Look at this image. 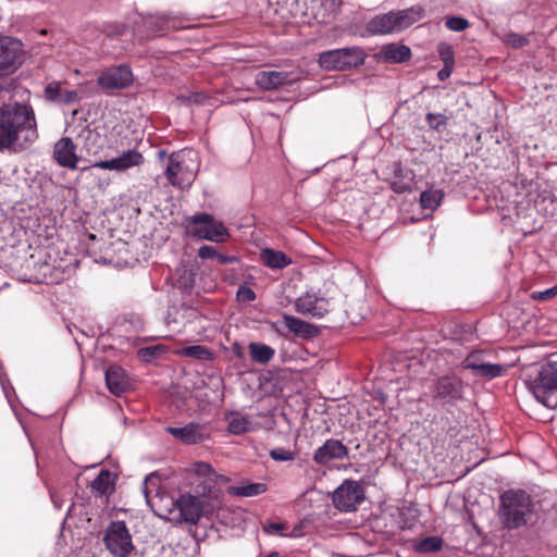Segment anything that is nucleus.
<instances>
[{"label":"nucleus","instance_id":"obj_1","mask_svg":"<svg viewBox=\"0 0 557 557\" xmlns=\"http://www.w3.org/2000/svg\"><path fill=\"white\" fill-rule=\"evenodd\" d=\"M39 137L34 109L25 103L0 107V152L28 149Z\"/></svg>","mask_w":557,"mask_h":557},{"label":"nucleus","instance_id":"obj_2","mask_svg":"<svg viewBox=\"0 0 557 557\" xmlns=\"http://www.w3.org/2000/svg\"><path fill=\"white\" fill-rule=\"evenodd\" d=\"M199 165L197 152L183 149L169 156L164 175L171 186L187 189L195 181Z\"/></svg>","mask_w":557,"mask_h":557},{"label":"nucleus","instance_id":"obj_3","mask_svg":"<svg viewBox=\"0 0 557 557\" xmlns=\"http://www.w3.org/2000/svg\"><path fill=\"white\" fill-rule=\"evenodd\" d=\"M532 507V499L524 491H507L500 496V521L508 529H519L531 517Z\"/></svg>","mask_w":557,"mask_h":557},{"label":"nucleus","instance_id":"obj_4","mask_svg":"<svg viewBox=\"0 0 557 557\" xmlns=\"http://www.w3.org/2000/svg\"><path fill=\"white\" fill-rule=\"evenodd\" d=\"M175 507L184 522L197 524L201 517H212L220 509L221 500L218 495L183 494L176 499Z\"/></svg>","mask_w":557,"mask_h":557},{"label":"nucleus","instance_id":"obj_5","mask_svg":"<svg viewBox=\"0 0 557 557\" xmlns=\"http://www.w3.org/2000/svg\"><path fill=\"white\" fill-rule=\"evenodd\" d=\"M530 391L539 403L547 408H557V355L541 366L537 375L530 382Z\"/></svg>","mask_w":557,"mask_h":557},{"label":"nucleus","instance_id":"obj_6","mask_svg":"<svg viewBox=\"0 0 557 557\" xmlns=\"http://www.w3.org/2000/svg\"><path fill=\"white\" fill-rule=\"evenodd\" d=\"M337 287L333 282L324 283L323 290L318 294L307 292L295 301V309L298 313L321 319L333 310L334 295Z\"/></svg>","mask_w":557,"mask_h":557},{"label":"nucleus","instance_id":"obj_7","mask_svg":"<svg viewBox=\"0 0 557 557\" xmlns=\"http://www.w3.org/2000/svg\"><path fill=\"white\" fill-rule=\"evenodd\" d=\"M366 57L361 48L347 47L321 52L319 64L326 71H344L363 64Z\"/></svg>","mask_w":557,"mask_h":557},{"label":"nucleus","instance_id":"obj_8","mask_svg":"<svg viewBox=\"0 0 557 557\" xmlns=\"http://www.w3.org/2000/svg\"><path fill=\"white\" fill-rule=\"evenodd\" d=\"M466 383L456 374L440 376L431 386V398L441 406H455L465 399Z\"/></svg>","mask_w":557,"mask_h":557},{"label":"nucleus","instance_id":"obj_9","mask_svg":"<svg viewBox=\"0 0 557 557\" xmlns=\"http://www.w3.org/2000/svg\"><path fill=\"white\" fill-rule=\"evenodd\" d=\"M190 234L200 239L223 243L228 237L225 225L209 213H197L189 218Z\"/></svg>","mask_w":557,"mask_h":557},{"label":"nucleus","instance_id":"obj_10","mask_svg":"<svg viewBox=\"0 0 557 557\" xmlns=\"http://www.w3.org/2000/svg\"><path fill=\"white\" fill-rule=\"evenodd\" d=\"M103 542L114 557H127L134 548L132 536L124 521H112L106 530Z\"/></svg>","mask_w":557,"mask_h":557},{"label":"nucleus","instance_id":"obj_11","mask_svg":"<svg viewBox=\"0 0 557 557\" xmlns=\"http://www.w3.org/2000/svg\"><path fill=\"white\" fill-rule=\"evenodd\" d=\"M25 58L24 45L20 39L0 35V73L11 75L21 67Z\"/></svg>","mask_w":557,"mask_h":557},{"label":"nucleus","instance_id":"obj_12","mask_svg":"<svg viewBox=\"0 0 557 557\" xmlns=\"http://www.w3.org/2000/svg\"><path fill=\"white\" fill-rule=\"evenodd\" d=\"M364 498L363 487L356 481L345 480L333 494V504L342 511H352Z\"/></svg>","mask_w":557,"mask_h":557},{"label":"nucleus","instance_id":"obj_13","mask_svg":"<svg viewBox=\"0 0 557 557\" xmlns=\"http://www.w3.org/2000/svg\"><path fill=\"white\" fill-rule=\"evenodd\" d=\"M133 72L126 64H120L102 71L97 83L103 89H124L132 85Z\"/></svg>","mask_w":557,"mask_h":557},{"label":"nucleus","instance_id":"obj_14","mask_svg":"<svg viewBox=\"0 0 557 557\" xmlns=\"http://www.w3.org/2000/svg\"><path fill=\"white\" fill-rule=\"evenodd\" d=\"M301 78L299 71H261L256 74V84L264 90H273L281 86L292 85Z\"/></svg>","mask_w":557,"mask_h":557},{"label":"nucleus","instance_id":"obj_15","mask_svg":"<svg viewBox=\"0 0 557 557\" xmlns=\"http://www.w3.org/2000/svg\"><path fill=\"white\" fill-rule=\"evenodd\" d=\"M144 161H145V159H144V156L141 154V152H139L135 149H128L126 151H123L116 158H113L111 160L96 162L91 165V168L123 172L131 168L141 165L144 163ZM88 169H90V166H86L82 170L86 171Z\"/></svg>","mask_w":557,"mask_h":557},{"label":"nucleus","instance_id":"obj_16","mask_svg":"<svg viewBox=\"0 0 557 557\" xmlns=\"http://www.w3.org/2000/svg\"><path fill=\"white\" fill-rule=\"evenodd\" d=\"M348 448L338 440H326L313 455V460L318 465H326L332 460H343L348 457Z\"/></svg>","mask_w":557,"mask_h":557},{"label":"nucleus","instance_id":"obj_17","mask_svg":"<svg viewBox=\"0 0 557 557\" xmlns=\"http://www.w3.org/2000/svg\"><path fill=\"white\" fill-rule=\"evenodd\" d=\"M53 158L63 168L71 170L77 168L78 156L76 153V145L70 137H62L54 144Z\"/></svg>","mask_w":557,"mask_h":557},{"label":"nucleus","instance_id":"obj_18","mask_svg":"<svg viewBox=\"0 0 557 557\" xmlns=\"http://www.w3.org/2000/svg\"><path fill=\"white\" fill-rule=\"evenodd\" d=\"M165 431L186 445H194L203 442L207 435L198 423H188L182 428L168 426Z\"/></svg>","mask_w":557,"mask_h":557},{"label":"nucleus","instance_id":"obj_19","mask_svg":"<svg viewBox=\"0 0 557 557\" xmlns=\"http://www.w3.org/2000/svg\"><path fill=\"white\" fill-rule=\"evenodd\" d=\"M106 383L109 391L116 396L122 395L129 386L125 371L116 364L107 369Z\"/></svg>","mask_w":557,"mask_h":557},{"label":"nucleus","instance_id":"obj_20","mask_svg":"<svg viewBox=\"0 0 557 557\" xmlns=\"http://www.w3.org/2000/svg\"><path fill=\"white\" fill-rule=\"evenodd\" d=\"M368 29L372 34H389L398 32L394 11L373 17L368 23Z\"/></svg>","mask_w":557,"mask_h":557},{"label":"nucleus","instance_id":"obj_21","mask_svg":"<svg viewBox=\"0 0 557 557\" xmlns=\"http://www.w3.org/2000/svg\"><path fill=\"white\" fill-rule=\"evenodd\" d=\"M284 324L294 334L304 338H312L318 334V327L293 315H283Z\"/></svg>","mask_w":557,"mask_h":557},{"label":"nucleus","instance_id":"obj_22","mask_svg":"<svg viewBox=\"0 0 557 557\" xmlns=\"http://www.w3.org/2000/svg\"><path fill=\"white\" fill-rule=\"evenodd\" d=\"M260 259L270 269L281 270L292 263V259L284 252L265 248L261 250Z\"/></svg>","mask_w":557,"mask_h":557},{"label":"nucleus","instance_id":"obj_23","mask_svg":"<svg viewBox=\"0 0 557 557\" xmlns=\"http://www.w3.org/2000/svg\"><path fill=\"white\" fill-rule=\"evenodd\" d=\"M398 32L408 28L413 23L420 21L424 15V10L420 5H414L405 10L394 12Z\"/></svg>","mask_w":557,"mask_h":557},{"label":"nucleus","instance_id":"obj_24","mask_svg":"<svg viewBox=\"0 0 557 557\" xmlns=\"http://www.w3.org/2000/svg\"><path fill=\"white\" fill-rule=\"evenodd\" d=\"M78 139L82 140L83 149L86 150L88 154L98 153L102 146L101 135L88 126L79 133Z\"/></svg>","mask_w":557,"mask_h":557},{"label":"nucleus","instance_id":"obj_25","mask_svg":"<svg viewBox=\"0 0 557 557\" xmlns=\"http://www.w3.org/2000/svg\"><path fill=\"white\" fill-rule=\"evenodd\" d=\"M381 54L386 61L401 63L410 59V48L404 45L389 44L382 48Z\"/></svg>","mask_w":557,"mask_h":557},{"label":"nucleus","instance_id":"obj_26","mask_svg":"<svg viewBox=\"0 0 557 557\" xmlns=\"http://www.w3.org/2000/svg\"><path fill=\"white\" fill-rule=\"evenodd\" d=\"M248 349L251 360L259 364L269 363L275 355V350L272 347L262 343L252 342L248 345Z\"/></svg>","mask_w":557,"mask_h":557},{"label":"nucleus","instance_id":"obj_27","mask_svg":"<svg viewBox=\"0 0 557 557\" xmlns=\"http://www.w3.org/2000/svg\"><path fill=\"white\" fill-rule=\"evenodd\" d=\"M504 370L505 367L500 363L485 361L484 363L474 366V370H472L471 372L474 376L482 377L485 380H492L500 376Z\"/></svg>","mask_w":557,"mask_h":557},{"label":"nucleus","instance_id":"obj_28","mask_svg":"<svg viewBox=\"0 0 557 557\" xmlns=\"http://www.w3.org/2000/svg\"><path fill=\"white\" fill-rule=\"evenodd\" d=\"M90 488L97 496L110 493L113 488L111 472L108 470H101L97 478L90 483Z\"/></svg>","mask_w":557,"mask_h":557},{"label":"nucleus","instance_id":"obj_29","mask_svg":"<svg viewBox=\"0 0 557 557\" xmlns=\"http://www.w3.org/2000/svg\"><path fill=\"white\" fill-rule=\"evenodd\" d=\"M253 429V423L249 417L234 413L228 418L227 430L234 435H242L250 432Z\"/></svg>","mask_w":557,"mask_h":557},{"label":"nucleus","instance_id":"obj_30","mask_svg":"<svg viewBox=\"0 0 557 557\" xmlns=\"http://www.w3.org/2000/svg\"><path fill=\"white\" fill-rule=\"evenodd\" d=\"M267 491V486L263 483H246L238 486H231L228 493L240 497L257 496Z\"/></svg>","mask_w":557,"mask_h":557},{"label":"nucleus","instance_id":"obj_31","mask_svg":"<svg viewBox=\"0 0 557 557\" xmlns=\"http://www.w3.org/2000/svg\"><path fill=\"white\" fill-rule=\"evenodd\" d=\"M442 546H443V541L441 537L428 536V537H424L423 540L419 541L414 545V548L419 553L429 554V553H434V552L440 550L442 548Z\"/></svg>","mask_w":557,"mask_h":557},{"label":"nucleus","instance_id":"obj_32","mask_svg":"<svg viewBox=\"0 0 557 557\" xmlns=\"http://www.w3.org/2000/svg\"><path fill=\"white\" fill-rule=\"evenodd\" d=\"M160 488V478L156 473H150L145 478L143 484V492L145 494L146 500L149 504L151 496L158 495Z\"/></svg>","mask_w":557,"mask_h":557},{"label":"nucleus","instance_id":"obj_33","mask_svg":"<svg viewBox=\"0 0 557 557\" xmlns=\"http://www.w3.org/2000/svg\"><path fill=\"white\" fill-rule=\"evenodd\" d=\"M181 355L199 360H209L212 357L211 351L201 345L187 346L181 349Z\"/></svg>","mask_w":557,"mask_h":557},{"label":"nucleus","instance_id":"obj_34","mask_svg":"<svg viewBox=\"0 0 557 557\" xmlns=\"http://www.w3.org/2000/svg\"><path fill=\"white\" fill-rule=\"evenodd\" d=\"M443 198L441 190L430 189L420 195L421 206L425 209H435Z\"/></svg>","mask_w":557,"mask_h":557},{"label":"nucleus","instance_id":"obj_35","mask_svg":"<svg viewBox=\"0 0 557 557\" xmlns=\"http://www.w3.org/2000/svg\"><path fill=\"white\" fill-rule=\"evenodd\" d=\"M502 41L513 49H520L529 45L530 40L527 36L509 33L502 37Z\"/></svg>","mask_w":557,"mask_h":557},{"label":"nucleus","instance_id":"obj_36","mask_svg":"<svg viewBox=\"0 0 557 557\" xmlns=\"http://www.w3.org/2000/svg\"><path fill=\"white\" fill-rule=\"evenodd\" d=\"M485 361H487L486 355L483 351H472L465 358L461 367L472 371L474 370V366L484 363Z\"/></svg>","mask_w":557,"mask_h":557},{"label":"nucleus","instance_id":"obj_37","mask_svg":"<svg viewBox=\"0 0 557 557\" xmlns=\"http://www.w3.org/2000/svg\"><path fill=\"white\" fill-rule=\"evenodd\" d=\"M446 27L451 32H462L469 27L468 20L461 16H449L445 21Z\"/></svg>","mask_w":557,"mask_h":557},{"label":"nucleus","instance_id":"obj_38","mask_svg":"<svg viewBox=\"0 0 557 557\" xmlns=\"http://www.w3.org/2000/svg\"><path fill=\"white\" fill-rule=\"evenodd\" d=\"M413 181V173L411 171L408 172L406 180H395L392 183V188L394 191L398 194L407 193L411 190Z\"/></svg>","mask_w":557,"mask_h":557},{"label":"nucleus","instance_id":"obj_39","mask_svg":"<svg viewBox=\"0 0 557 557\" xmlns=\"http://www.w3.org/2000/svg\"><path fill=\"white\" fill-rule=\"evenodd\" d=\"M437 51L441 60L444 62L445 65L455 64L454 51L450 45L446 42H441L437 47Z\"/></svg>","mask_w":557,"mask_h":557},{"label":"nucleus","instance_id":"obj_40","mask_svg":"<svg viewBox=\"0 0 557 557\" xmlns=\"http://www.w3.org/2000/svg\"><path fill=\"white\" fill-rule=\"evenodd\" d=\"M270 457L275 461H290L294 460L295 454L285 448L277 447L270 451Z\"/></svg>","mask_w":557,"mask_h":557},{"label":"nucleus","instance_id":"obj_41","mask_svg":"<svg viewBox=\"0 0 557 557\" xmlns=\"http://www.w3.org/2000/svg\"><path fill=\"white\" fill-rule=\"evenodd\" d=\"M161 352V348L158 346H150L140 348L138 350L139 357L147 362H150L152 359H154Z\"/></svg>","mask_w":557,"mask_h":557},{"label":"nucleus","instance_id":"obj_42","mask_svg":"<svg viewBox=\"0 0 557 557\" xmlns=\"http://www.w3.org/2000/svg\"><path fill=\"white\" fill-rule=\"evenodd\" d=\"M426 122L431 128L440 129L442 126L446 124V116L441 113H429L426 115Z\"/></svg>","mask_w":557,"mask_h":557},{"label":"nucleus","instance_id":"obj_43","mask_svg":"<svg viewBox=\"0 0 557 557\" xmlns=\"http://www.w3.org/2000/svg\"><path fill=\"white\" fill-rule=\"evenodd\" d=\"M45 94L47 99L52 101H59L62 94V88L58 83H52L46 87Z\"/></svg>","mask_w":557,"mask_h":557},{"label":"nucleus","instance_id":"obj_44","mask_svg":"<svg viewBox=\"0 0 557 557\" xmlns=\"http://www.w3.org/2000/svg\"><path fill=\"white\" fill-rule=\"evenodd\" d=\"M237 298L250 302L256 299V293L248 286H240L237 290Z\"/></svg>","mask_w":557,"mask_h":557},{"label":"nucleus","instance_id":"obj_45","mask_svg":"<svg viewBox=\"0 0 557 557\" xmlns=\"http://www.w3.org/2000/svg\"><path fill=\"white\" fill-rule=\"evenodd\" d=\"M556 295H557V286H554V287L548 288V289H546L544 292L534 293L532 295V297L534 299H537V300H549L553 297H555Z\"/></svg>","mask_w":557,"mask_h":557},{"label":"nucleus","instance_id":"obj_46","mask_svg":"<svg viewBox=\"0 0 557 557\" xmlns=\"http://www.w3.org/2000/svg\"><path fill=\"white\" fill-rule=\"evenodd\" d=\"M218 256V252L212 246H202L198 250V257L201 259H212Z\"/></svg>","mask_w":557,"mask_h":557},{"label":"nucleus","instance_id":"obj_47","mask_svg":"<svg viewBox=\"0 0 557 557\" xmlns=\"http://www.w3.org/2000/svg\"><path fill=\"white\" fill-rule=\"evenodd\" d=\"M78 99V94L76 90H63L61 97L59 99L60 102L72 103Z\"/></svg>","mask_w":557,"mask_h":557},{"label":"nucleus","instance_id":"obj_48","mask_svg":"<svg viewBox=\"0 0 557 557\" xmlns=\"http://www.w3.org/2000/svg\"><path fill=\"white\" fill-rule=\"evenodd\" d=\"M286 529L284 523L273 522L263 528L264 532L268 534L278 533L280 535H284L283 531Z\"/></svg>","mask_w":557,"mask_h":557},{"label":"nucleus","instance_id":"obj_49","mask_svg":"<svg viewBox=\"0 0 557 557\" xmlns=\"http://www.w3.org/2000/svg\"><path fill=\"white\" fill-rule=\"evenodd\" d=\"M453 67H454V65H445L444 64V67L438 72V78L441 81H444L447 77H449L453 72Z\"/></svg>","mask_w":557,"mask_h":557},{"label":"nucleus","instance_id":"obj_50","mask_svg":"<svg viewBox=\"0 0 557 557\" xmlns=\"http://www.w3.org/2000/svg\"><path fill=\"white\" fill-rule=\"evenodd\" d=\"M300 535H301V532H300V528L299 527L294 528L293 531L289 534V536H293V537H298Z\"/></svg>","mask_w":557,"mask_h":557},{"label":"nucleus","instance_id":"obj_51","mask_svg":"<svg viewBox=\"0 0 557 557\" xmlns=\"http://www.w3.org/2000/svg\"><path fill=\"white\" fill-rule=\"evenodd\" d=\"M11 86H12V82L7 83L5 85L0 84V89H1V90H4V89H5L7 91H9Z\"/></svg>","mask_w":557,"mask_h":557},{"label":"nucleus","instance_id":"obj_52","mask_svg":"<svg viewBox=\"0 0 557 557\" xmlns=\"http://www.w3.org/2000/svg\"><path fill=\"white\" fill-rule=\"evenodd\" d=\"M216 257L219 258V260H220V262H221V263H225V262H227V260H228L226 257L221 256V255H218Z\"/></svg>","mask_w":557,"mask_h":557},{"label":"nucleus","instance_id":"obj_53","mask_svg":"<svg viewBox=\"0 0 557 557\" xmlns=\"http://www.w3.org/2000/svg\"><path fill=\"white\" fill-rule=\"evenodd\" d=\"M158 154H159V158L162 159V158H164L166 156V152L164 150H160L158 152Z\"/></svg>","mask_w":557,"mask_h":557},{"label":"nucleus","instance_id":"obj_54","mask_svg":"<svg viewBox=\"0 0 557 557\" xmlns=\"http://www.w3.org/2000/svg\"><path fill=\"white\" fill-rule=\"evenodd\" d=\"M200 467L206 468L207 470H210V466L208 463H201Z\"/></svg>","mask_w":557,"mask_h":557},{"label":"nucleus","instance_id":"obj_55","mask_svg":"<svg viewBox=\"0 0 557 557\" xmlns=\"http://www.w3.org/2000/svg\"><path fill=\"white\" fill-rule=\"evenodd\" d=\"M3 74L0 73V76H2Z\"/></svg>","mask_w":557,"mask_h":557}]
</instances>
